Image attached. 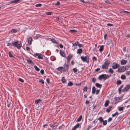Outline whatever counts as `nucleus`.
Masks as SVG:
<instances>
[{
    "label": "nucleus",
    "instance_id": "1",
    "mask_svg": "<svg viewBox=\"0 0 130 130\" xmlns=\"http://www.w3.org/2000/svg\"><path fill=\"white\" fill-rule=\"evenodd\" d=\"M12 44L13 46L16 47L18 49H20L22 47L21 43L20 41H16Z\"/></svg>",
    "mask_w": 130,
    "mask_h": 130
},
{
    "label": "nucleus",
    "instance_id": "2",
    "mask_svg": "<svg viewBox=\"0 0 130 130\" xmlns=\"http://www.w3.org/2000/svg\"><path fill=\"white\" fill-rule=\"evenodd\" d=\"M109 77V76L108 75L102 74L99 76L98 79L100 80H101L102 79H103L105 80Z\"/></svg>",
    "mask_w": 130,
    "mask_h": 130
},
{
    "label": "nucleus",
    "instance_id": "3",
    "mask_svg": "<svg viewBox=\"0 0 130 130\" xmlns=\"http://www.w3.org/2000/svg\"><path fill=\"white\" fill-rule=\"evenodd\" d=\"M110 62L108 60H106L102 66V69H107L110 63Z\"/></svg>",
    "mask_w": 130,
    "mask_h": 130
},
{
    "label": "nucleus",
    "instance_id": "4",
    "mask_svg": "<svg viewBox=\"0 0 130 130\" xmlns=\"http://www.w3.org/2000/svg\"><path fill=\"white\" fill-rule=\"evenodd\" d=\"M81 59L84 62H86L87 63L89 62V57L88 56L86 55L85 56H82L81 57Z\"/></svg>",
    "mask_w": 130,
    "mask_h": 130
},
{
    "label": "nucleus",
    "instance_id": "5",
    "mask_svg": "<svg viewBox=\"0 0 130 130\" xmlns=\"http://www.w3.org/2000/svg\"><path fill=\"white\" fill-rule=\"evenodd\" d=\"M126 69V68L124 66H122L120 68H119L117 71L119 73L124 72Z\"/></svg>",
    "mask_w": 130,
    "mask_h": 130
},
{
    "label": "nucleus",
    "instance_id": "6",
    "mask_svg": "<svg viewBox=\"0 0 130 130\" xmlns=\"http://www.w3.org/2000/svg\"><path fill=\"white\" fill-rule=\"evenodd\" d=\"M120 67L119 64L116 62H113L112 65V68L114 69L118 68Z\"/></svg>",
    "mask_w": 130,
    "mask_h": 130
},
{
    "label": "nucleus",
    "instance_id": "7",
    "mask_svg": "<svg viewBox=\"0 0 130 130\" xmlns=\"http://www.w3.org/2000/svg\"><path fill=\"white\" fill-rule=\"evenodd\" d=\"M69 63H65L63 65V71L64 72L68 71L69 68Z\"/></svg>",
    "mask_w": 130,
    "mask_h": 130
},
{
    "label": "nucleus",
    "instance_id": "8",
    "mask_svg": "<svg viewBox=\"0 0 130 130\" xmlns=\"http://www.w3.org/2000/svg\"><path fill=\"white\" fill-rule=\"evenodd\" d=\"M120 98L119 97H115L114 100L113 101V104H115L116 103L119 102L120 101Z\"/></svg>",
    "mask_w": 130,
    "mask_h": 130
},
{
    "label": "nucleus",
    "instance_id": "9",
    "mask_svg": "<svg viewBox=\"0 0 130 130\" xmlns=\"http://www.w3.org/2000/svg\"><path fill=\"white\" fill-rule=\"evenodd\" d=\"M130 89V85H126L124 89L123 90V92L127 91L128 90Z\"/></svg>",
    "mask_w": 130,
    "mask_h": 130
},
{
    "label": "nucleus",
    "instance_id": "10",
    "mask_svg": "<svg viewBox=\"0 0 130 130\" xmlns=\"http://www.w3.org/2000/svg\"><path fill=\"white\" fill-rule=\"evenodd\" d=\"M32 41V38L31 37H29L28 38V43L30 44L31 45V42Z\"/></svg>",
    "mask_w": 130,
    "mask_h": 130
},
{
    "label": "nucleus",
    "instance_id": "11",
    "mask_svg": "<svg viewBox=\"0 0 130 130\" xmlns=\"http://www.w3.org/2000/svg\"><path fill=\"white\" fill-rule=\"evenodd\" d=\"M20 1V0H12L9 3V4H10L14 3H17L18 2Z\"/></svg>",
    "mask_w": 130,
    "mask_h": 130
},
{
    "label": "nucleus",
    "instance_id": "12",
    "mask_svg": "<svg viewBox=\"0 0 130 130\" xmlns=\"http://www.w3.org/2000/svg\"><path fill=\"white\" fill-rule=\"evenodd\" d=\"M127 62L126 60L124 59H122L121 61V64L122 65H125L126 64Z\"/></svg>",
    "mask_w": 130,
    "mask_h": 130
},
{
    "label": "nucleus",
    "instance_id": "13",
    "mask_svg": "<svg viewBox=\"0 0 130 130\" xmlns=\"http://www.w3.org/2000/svg\"><path fill=\"white\" fill-rule=\"evenodd\" d=\"M49 126L50 127L52 128L53 129H56V128H55V127H56L57 126V125H54V124L52 125L51 124H49Z\"/></svg>",
    "mask_w": 130,
    "mask_h": 130
},
{
    "label": "nucleus",
    "instance_id": "14",
    "mask_svg": "<svg viewBox=\"0 0 130 130\" xmlns=\"http://www.w3.org/2000/svg\"><path fill=\"white\" fill-rule=\"evenodd\" d=\"M57 70L61 72H62L63 71V67H59L57 68Z\"/></svg>",
    "mask_w": 130,
    "mask_h": 130
},
{
    "label": "nucleus",
    "instance_id": "15",
    "mask_svg": "<svg viewBox=\"0 0 130 130\" xmlns=\"http://www.w3.org/2000/svg\"><path fill=\"white\" fill-rule=\"evenodd\" d=\"M26 60L29 64H31L33 63L32 61H31V59L29 58H27L26 59Z\"/></svg>",
    "mask_w": 130,
    "mask_h": 130
},
{
    "label": "nucleus",
    "instance_id": "16",
    "mask_svg": "<svg viewBox=\"0 0 130 130\" xmlns=\"http://www.w3.org/2000/svg\"><path fill=\"white\" fill-rule=\"evenodd\" d=\"M60 55L64 57L65 56V54L64 52L61 50H60Z\"/></svg>",
    "mask_w": 130,
    "mask_h": 130
},
{
    "label": "nucleus",
    "instance_id": "17",
    "mask_svg": "<svg viewBox=\"0 0 130 130\" xmlns=\"http://www.w3.org/2000/svg\"><path fill=\"white\" fill-rule=\"evenodd\" d=\"M96 90V89L95 87L93 86L92 89V93L93 94H94L95 93Z\"/></svg>",
    "mask_w": 130,
    "mask_h": 130
},
{
    "label": "nucleus",
    "instance_id": "18",
    "mask_svg": "<svg viewBox=\"0 0 130 130\" xmlns=\"http://www.w3.org/2000/svg\"><path fill=\"white\" fill-rule=\"evenodd\" d=\"M83 51L82 49L81 48L78 49L77 50V54H80Z\"/></svg>",
    "mask_w": 130,
    "mask_h": 130
},
{
    "label": "nucleus",
    "instance_id": "19",
    "mask_svg": "<svg viewBox=\"0 0 130 130\" xmlns=\"http://www.w3.org/2000/svg\"><path fill=\"white\" fill-rule=\"evenodd\" d=\"M73 55L69 54L67 58L66 57V58H67V60H68V59H69V62L70 59L73 57Z\"/></svg>",
    "mask_w": 130,
    "mask_h": 130
},
{
    "label": "nucleus",
    "instance_id": "20",
    "mask_svg": "<svg viewBox=\"0 0 130 130\" xmlns=\"http://www.w3.org/2000/svg\"><path fill=\"white\" fill-rule=\"evenodd\" d=\"M112 108V107L111 106H109L108 108H107L106 110V111L108 112H109L110 111L111 109Z\"/></svg>",
    "mask_w": 130,
    "mask_h": 130
},
{
    "label": "nucleus",
    "instance_id": "21",
    "mask_svg": "<svg viewBox=\"0 0 130 130\" xmlns=\"http://www.w3.org/2000/svg\"><path fill=\"white\" fill-rule=\"evenodd\" d=\"M104 46L103 45H101L100 46L99 51L100 52H101L103 50Z\"/></svg>",
    "mask_w": 130,
    "mask_h": 130
},
{
    "label": "nucleus",
    "instance_id": "22",
    "mask_svg": "<svg viewBox=\"0 0 130 130\" xmlns=\"http://www.w3.org/2000/svg\"><path fill=\"white\" fill-rule=\"evenodd\" d=\"M98 120H99L100 123H101L103 121V119L102 117H100L98 119Z\"/></svg>",
    "mask_w": 130,
    "mask_h": 130
},
{
    "label": "nucleus",
    "instance_id": "23",
    "mask_svg": "<svg viewBox=\"0 0 130 130\" xmlns=\"http://www.w3.org/2000/svg\"><path fill=\"white\" fill-rule=\"evenodd\" d=\"M95 86L97 87L101 88L102 85L98 83H96L95 84Z\"/></svg>",
    "mask_w": 130,
    "mask_h": 130
},
{
    "label": "nucleus",
    "instance_id": "24",
    "mask_svg": "<svg viewBox=\"0 0 130 130\" xmlns=\"http://www.w3.org/2000/svg\"><path fill=\"white\" fill-rule=\"evenodd\" d=\"M109 103V100H108L106 101L104 104V106L106 107L107 106H108Z\"/></svg>",
    "mask_w": 130,
    "mask_h": 130
},
{
    "label": "nucleus",
    "instance_id": "25",
    "mask_svg": "<svg viewBox=\"0 0 130 130\" xmlns=\"http://www.w3.org/2000/svg\"><path fill=\"white\" fill-rule=\"evenodd\" d=\"M51 40L52 41V42H53V43H55L57 44L58 45V43L55 40L53 39H51Z\"/></svg>",
    "mask_w": 130,
    "mask_h": 130
},
{
    "label": "nucleus",
    "instance_id": "26",
    "mask_svg": "<svg viewBox=\"0 0 130 130\" xmlns=\"http://www.w3.org/2000/svg\"><path fill=\"white\" fill-rule=\"evenodd\" d=\"M41 100L40 99H38L37 100H36L35 101V103L36 104L39 103V102L41 101Z\"/></svg>",
    "mask_w": 130,
    "mask_h": 130
},
{
    "label": "nucleus",
    "instance_id": "27",
    "mask_svg": "<svg viewBox=\"0 0 130 130\" xmlns=\"http://www.w3.org/2000/svg\"><path fill=\"white\" fill-rule=\"evenodd\" d=\"M82 115L80 116L77 119L76 121L77 122H79L82 119Z\"/></svg>",
    "mask_w": 130,
    "mask_h": 130
},
{
    "label": "nucleus",
    "instance_id": "28",
    "mask_svg": "<svg viewBox=\"0 0 130 130\" xmlns=\"http://www.w3.org/2000/svg\"><path fill=\"white\" fill-rule=\"evenodd\" d=\"M61 81L62 83H64L66 82V80L64 77H62L61 78Z\"/></svg>",
    "mask_w": 130,
    "mask_h": 130
},
{
    "label": "nucleus",
    "instance_id": "29",
    "mask_svg": "<svg viewBox=\"0 0 130 130\" xmlns=\"http://www.w3.org/2000/svg\"><path fill=\"white\" fill-rule=\"evenodd\" d=\"M73 85V83L71 81H69V83L68 84V86H71Z\"/></svg>",
    "mask_w": 130,
    "mask_h": 130
},
{
    "label": "nucleus",
    "instance_id": "30",
    "mask_svg": "<svg viewBox=\"0 0 130 130\" xmlns=\"http://www.w3.org/2000/svg\"><path fill=\"white\" fill-rule=\"evenodd\" d=\"M64 125L62 124L61 126H59L58 128L59 129H62V128H64Z\"/></svg>",
    "mask_w": 130,
    "mask_h": 130
},
{
    "label": "nucleus",
    "instance_id": "31",
    "mask_svg": "<svg viewBox=\"0 0 130 130\" xmlns=\"http://www.w3.org/2000/svg\"><path fill=\"white\" fill-rule=\"evenodd\" d=\"M79 42H78V41H77V42H75L74 43H72V46H77V45L79 43Z\"/></svg>",
    "mask_w": 130,
    "mask_h": 130
},
{
    "label": "nucleus",
    "instance_id": "32",
    "mask_svg": "<svg viewBox=\"0 0 130 130\" xmlns=\"http://www.w3.org/2000/svg\"><path fill=\"white\" fill-rule=\"evenodd\" d=\"M113 70L111 68L109 69L108 70L109 72L112 74L113 73Z\"/></svg>",
    "mask_w": 130,
    "mask_h": 130
},
{
    "label": "nucleus",
    "instance_id": "33",
    "mask_svg": "<svg viewBox=\"0 0 130 130\" xmlns=\"http://www.w3.org/2000/svg\"><path fill=\"white\" fill-rule=\"evenodd\" d=\"M121 78L122 79L124 80L126 79V77L125 75H123L121 76Z\"/></svg>",
    "mask_w": 130,
    "mask_h": 130
},
{
    "label": "nucleus",
    "instance_id": "34",
    "mask_svg": "<svg viewBox=\"0 0 130 130\" xmlns=\"http://www.w3.org/2000/svg\"><path fill=\"white\" fill-rule=\"evenodd\" d=\"M17 29H13L11 30V32L12 33H13L17 32Z\"/></svg>",
    "mask_w": 130,
    "mask_h": 130
},
{
    "label": "nucleus",
    "instance_id": "35",
    "mask_svg": "<svg viewBox=\"0 0 130 130\" xmlns=\"http://www.w3.org/2000/svg\"><path fill=\"white\" fill-rule=\"evenodd\" d=\"M107 120H105V121L103 120V121L102 122H103V124L104 125H106L107 123Z\"/></svg>",
    "mask_w": 130,
    "mask_h": 130
},
{
    "label": "nucleus",
    "instance_id": "36",
    "mask_svg": "<svg viewBox=\"0 0 130 130\" xmlns=\"http://www.w3.org/2000/svg\"><path fill=\"white\" fill-rule=\"evenodd\" d=\"M34 68L35 70L37 71H39L40 70V69L38 68L37 66L36 65L34 66Z\"/></svg>",
    "mask_w": 130,
    "mask_h": 130
},
{
    "label": "nucleus",
    "instance_id": "37",
    "mask_svg": "<svg viewBox=\"0 0 130 130\" xmlns=\"http://www.w3.org/2000/svg\"><path fill=\"white\" fill-rule=\"evenodd\" d=\"M8 53L10 57V58L13 57V56L11 54V52L10 51H9Z\"/></svg>",
    "mask_w": 130,
    "mask_h": 130
},
{
    "label": "nucleus",
    "instance_id": "38",
    "mask_svg": "<svg viewBox=\"0 0 130 130\" xmlns=\"http://www.w3.org/2000/svg\"><path fill=\"white\" fill-rule=\"evenodd\" d=\"M38 58L40 59H42L43 58V56L42 55H38Z\"/></svg>",
    "mask_w": 130,
    "mask_h": 130
},
{
    "label": "nucleus",
    "instance_id": "39",
    "mask_svg": "<svg viewBox=\"0 0 130 130\" xmlns=\"http://www.w3.org/2000/svg\"><path fill=\"white\" fill-rule=\"evenodd\" d=\"M118 112H116L115 113L112 114V116L113 117H115L118 115Z\"/></svg>",
    "mask_w": 130,
    "mask_h": 130
},
{
    "label": "nucleus",
    "instance_id": "40",
    "mask_svg": "<svg viewBox=\"0 0 130 130\" xmlns=\"http://www.w3.org/2000/svg\"><path fill=\"white\" fill-rule=\"evenodd\" d=\"M121 12L122 13H130V12L128 11H126L124 10H122L121 11Z\"/></svg>",
    "mask_w": 130,
    "mask_h": 130
},
{
    "label": "nucleus",
    "instance_id": "41",
    "mask_svg": "<svg viewBox=\"0 0 130 130\" xmlns=\"http://www.w3.org/2000/svg\"><path fill=\"white\" fill-rule=\"evenodd\" d=\"M70 32L75 33L77 32V30H70L69 31Z\"/></svg>",
    "mask_w": 130,
    "mask_h": 130
},
{
    "label": "nucleus",
    "instance_id": "42",
    "mask_svg": "<svg viewBox=\"0 0 130 130\" xmlns=\"http://www.w3.org/2000/svg\"><path fill=\"white\" fill-rule=\"evenodd\" d=\"M122 82L120 80H118L117 82V85H119L121 84Z\"/></svg>",
    "mask_w": 130,
    "mask_h": 130
},
{
    "label": "nucleus",
    "instance_id": "43",
    "mask_svg": "<svg viewBox=\"0 0 130 130\" xmlns=\"http://www.w3.org/2000/svg\"><path fill=\"white\" fill-rule=\"evenodd\" d=\"M35 6L36 7H40L41 6L42 4H38L35 5Z\"/></svg>",
    "mask_w": 130,
    "mask_h": 130
},
{
    "label": "nucleus",
    "instance_id": "44",
    "mask_svg": "<svg viewBox=\"0 0 130 130\" xmlns=\"http://www.w3.org/2000/svg\"><path fill=\"white\" fill-rule=\"evenodd\" d=\"M79 123H77V124H76V125H75L74 126L76 128V129L77 128H78L79 127Z\"/></svg>",
    "mask_w": 130,
    "mask_h": 130
},
{
    "label": "nucleus",
    "instance_id": "45",
    "mask_svg": "<svg viewBox=\"0 0 130 130\" xmlns=\"http://www.w3.org/2000/svg\"><path fill=\"white\" fill-rule=\"evenodd\" d=\"M126 75L127 76H129L130 75V71H128L126 73Z\"/></svg>",
    "mask_w": 130,
    "mask_h": 130
},
{
    "label": "nucleus",
    "instance_id": "46",
    "mask_svg": "<svg viewBox=\"0 0 130 130\" xmlns=\"http://www.w3.org/2000/svg\"><path fill=\"white\" fill-rule=\"evenodd\" d=\"M18 80L19 81L22 83L23 82H24V80H23L21 78H19Z\"/></svg>",
    "mask_w": 130,
    "mask_h": 130
},
{
    "label": "nucleus",
    "instance_id": "47",
    "mask_svg": "<svg viewBox=\"0 0 130 130\" xmlns=\"http://www.w3.org/2000/svg\"><path fill=\"white\" fill-rule=\"evenodd\" d=\"M87 87H84L83 89V91L85 92L87 91Z\"/></svg>",
    "mask_w": 130,
    "mask_h": 130
},
{
    "label": "nucleus",
    "instance_id": "48",
    "mask_svg": "<svg viewBox=\"0 0 130 130\" xmlns=\"http://www.w3.org/2000/svg\"><path fill=\"white\" fill-rule=\"evenodd\" d=\"M73 72L75 73L76 72L77 70V69L76 68H74L73 69Z\"/></svg>",
    "mask_w": 130,
    "mask_h": 130
},
{
    "label": "nucleus",
    "instance_id": "49",
    "mask_svg": "<svg viewBox=\"0 0 130 130\" xmlns=\"http://www.w3.org/2000/svg\"><path fill=\"white\" fill-rule=\"evenodd\" d=\"M124 109V107H119V110L120 111H122Z\"/></svg>",
    "mask_w": 130,
    "mask_h": 130
},
{
    "label": "nucleus",
    "instance_id": "50",
    "mask_svg": "<svg viewBox=\"0 0 130 130\" xmlns=\"http://www.w3.org/2000/svg\"><path fill=\"white\" fill-rule=\"evenodd\" d=\"M104 2L105 3L108 4H110V3L109 0H105V1Z\"/></svg>",
    "mask_w": 130,
    "mask_h": 130
},
{
    "label": "nucleus",
    "instance_id": "51",
    "mask_svg": "<svg viewBox=\"0 0 130 130\" xmlns=\"http://www.w3.org/2000/svg\"><path fill=\"white\" fill-rule=\"evenodd\" d=\"M52 14V13L51 12H46V14L47 15H51Z\"/></svg>",
    "mask_w": 130,
    "mask_h": 130
},
{
    "label": "nucleus",
    "instance_id": "52",
    "mask_svg": "<svg viewBox=\"0 0 130 130\" xmlns=\"http://www.w3.org/2000/svg\"><path fill=\"white\" fill-rule=\"evenodd\" d=\"M39 82H40L42 84H43L44 83V81L43 80H42V79H41L39 81Z\"/></svg>",
    "mask_w": 130,
    "mask_h": 130
},
{
    "label": "nucleus",
    "instance_id": "53",
    "mask_svg": "<svg viewBox=\"0 0 130 130\" xmlns=\"http://www.w3.org/2000/svg\"><path fill=\"white\" fill-rule=\"evenodd\" d=\"M60 4V2L59 1H57L55 4V5L56 6H59Z\"/></svg>",
    "mask_w": 130,
    "mask_h": 130
},
{
    "label": "nucleus",
    "instance_id": "54",
    "mask_svg": "<svg viewBox=\"0 0 130 130\" xmlns=\"http://www.w3.org/2000/svg\"><path fill=\"white\" fill-rule=\"evenodd\" d=\"M40 73L42 74H43L44 73V71L43 70H40Z\"/></svg>",
    "mask_w": 130,
    "mask_h": 130
},
{
    "label": "nucleus",
    "instance_id": "55",
    "mask_svg": "<svg viewBox=\"0 0 130 130\" xmlns=\"http://www.w3.org/2000/svg\"><path fill=\"white\" fill-rule=\"evenodd\" d=\"M96 81V79L94 78H93L92 79V81L93 83H95Z\"/></svg>",
    "mask_w": 130,
    "mask_h": 130
},
{
    "label": "nucleus",
    "instance_id": "56",
    "mask_svg": "<svg viewBox=\"0 0 130 130\" xmlns=\"http://www.w3.org/2000/svg\"><path fill=\"white\" fill-rule=\"evenodd\" d=\"M92 59L93 60L96 61L97 60V58L96 57H93L92 58Z\"/></svg>",
    "mask_w": 130,
    "mask_h": 130
},
{
    "label": "nucleus",
    "instance_id": "57",
    "mask_svg": "<svg viewBox=\"0 0 130 130\" xmlns=\"http://www.w3.org/2000/svg\"><path fill=\"white\" fill-rule=\"evenodd\" d=\"M112 120V118L111 117L109 118L108 119V121L109 122L111 121Z\"/></svg>",
    "mask_w": 130,
    "mask_h": 130
},
{
    "label": "nucleus",
    "instance_id": "58",
    "mask_svg": "<svg viewBox=\"0 0 130 130\" xmlns=\"http://www.w3.org/2000/svg\"><path fill=\"white\" fill-rule=\"evenodd\" d=\"M100 92V90H96V94H98Z\"/></svg>",
    "mask_w": 130,
    "mask_h": 130
},
{
    "label": "nucleus",
    "instance_id": "59",
    "mask_svg": "<svg viewBox=\"0 0 130 130\" xmlns=\"http://www.w3.org/2000/svg\"><path fill=\"white\" fill-rule=\"evenodd\" d=\"M10 45H12V43H8L7 44V46H9Z\"/></svg>",
    "mask_w": 130,
    "mask_h": 130
},
{
    "label": "nucleus",
    "instance_id": "60",
    "mask_svg": "<svg viewBox=\"0 0 130 130\" xmlns=\"http://www.w3.org/2000/svg\"><path fill=\"white\" fill-rule=\"evenodd\" d=\"M77 45H78V46L79 47H82L83 45L82 44H79V43Z\"/></svg>",
    "mask_w": 130,
    "mask_h": 130
},
{
    "label": "nucleus",
    "instance_id": "61",
    "mask_svg": "<svg viewBox=\"0 0 130 130\" xmlns=\"http://www.w3.org/2000/svg\"><path fill=\"white\" fill-rule=\"evenodd\" d=\"M26 48L27 51H29L30 50V48L28 46H26Z\"/></svg>",
    "mask_w": 130,
    "mask_h": 130
},
{
    "label": "nucleus",
    "instance_id": "62",
    "mask_svg": "<svg viewBox=\"0 0 130 130\" xmlns=\"http://www.w3.org/2000/svg\"><path fill=\"white\" fill-rule=\"evenodd\" d=\"M59 46L61 48H63V46L61 44H59Z\"/></svg>",
    "mask_w": 130,
    "mask_h": 130
},
{
    "label": "nucleus",
    "instance_id": "63",
    "mask_svg": "<svg viewBox=\"0 0 130 130\" xmlns=\"http://www.w3.org/2000/svg\"><path fill=\"white\" fill-rule=\"evenodd\" d=\"M90 103L89 101H88L87 100L86 102V104H88Z\"/></svg>",
    "mask_w": 130,
    "mask_h": 130
},
{
    "label": "nucleus",
    "instance_id": "64",
    "mask_svg": "<svg viewBox=\"0 0 130 130\" xmlns=\"http://www.w3.org/2000/svg\"><path fill=\"white\" fill-rule=\"evenodd\" d=\"M100 70V69L99 68H97L95 69V71L96 72H97L99 71Z\"/></svg>",
    "mask_w": 130,
    "mask_h": 130
}]
</instances>
